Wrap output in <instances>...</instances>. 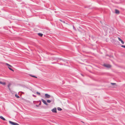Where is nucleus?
<instances>
[{
  "label": "nucleus",
  "mask_w": 125,
  "mask_h": 125,
  "mask_svg": "<svg viewBox=\"0 0 125 125\" xmlns=\"http://www.w3.org/2000/svg\"><path fill=\"white\" fill-rule=\"evenodd\" d=\"M6 65H7L8 66V68L10 70L12 71H14L10 67H12V66L10 64H9L6 63Z\"/></svg>",
  "instance_id": "1"
},
{
  "label": "nucleus",
  "mask_w": 125,
  "mask_h": 125,
  "mask_svg": "<svg viewBox=\"0 0 125 125\" xmlns=\"http://www.w3.org/2000/svg\"><path fill=\"white\" fill-rule=\"evenodd\" d=\"M9 123L12 125H19L16 123H15L10 121H9Z\"/></svg>",
  "instance_id": "2"
},
{
  "label": "nucleus",
  "mask_w": 125,
  "mask_h": 125,
  "mask_svg": "<svg viewBox=\"0 0 125 125\" xmlns=\"http://www.w3.org/2000/svg\"><path fill=\"white\" fill-rule=\"evenodd\" d=\"M41 101L43 102V103L45 104V105H48V104L47 103L46 101L44 100L43 99H41Z\"/></svg>",
  "instance_id": "3"
},
{
  "label": "nucleus",
  "mask_w": 125,
  "mask_h": 125,
  "mask_svg": "<svg viewBox=\"0 0 125 125\" xmlns=\"http://www.w3.org/2000/svg\"><path fill=\"white\" fill-rule=\"evenodd\" d=\"M52 111L54 113H57V110L56 108H54L52 110Z\"/></svg>",
  "instance_id": "4"
},
{
  "label": "nucleus",
  "mask_w": 125,
  "mask_h": 125,
  "mask_svg": "<svg viewBox=\"0 0 125 125\" xmlns=\"http://www.w3.org/2000/svg\"><path fill=\"white\" fill-rule=\"evenodd\" d=\"M104 66L107 68H110L111 67V65L109 64H104Z\"/></svg>",
  "instance_id": "5"
},
{
  "label": "nucleus",
  "mask_w": 125,
  "mask_h": 125,
  "mask_svg": "<svg viewBox=\"0 0 125 125\" xmlns=\"http://www.w3.org/2000/svg\"><path fill=\"white\" fill-rule=\"evenodd\" d=\"M45 98H50L51 97V96L48 94H45Z\"/></svg>",
  "instance_id": "6"
},
{
  "label": "nucleus",
  "mask_w": 125,
  "mask_h": 125,
  "mask_svg": "<svg viewBox=\"0 0 125 125\" xmlns=\"http://www.w3.org/2000/svg\"><path fill=\"white\" fill-rule=\"evenodd\" d=\"M115 13L117 14H119L120 13V11L118 10L115 9Z\"/></svg>",
  "instance_id": "7"
},
{
  "label": "nucleus",
  "mask_w": 125,
  "mask_h": 125,
  "mask_svg": "<svg viewBox=\"0 0 125 125\" xmlns=\"http://www.w3.org/2000/svg\"><path fill=\"white\" fill-rule=\"evenodd\" d=\"M118 39L120 41H121V42L122 43V44H124V42L119 37H118Z\"/></svg>",
  "instance_id": "8"
},
{
  "label": "nucleus",
  "mask_w": 125,
  "mask_h": 125,
  "mask_svg": "<svg viewBox=\"0 0 125 125\" xmlns=\"http://www.w3.org/2000/svg\"><path fill=\"white\" fill-rule=\"evenodd\" d=\"M38 35L40 37H42L43 35V34L40 33H38Z\"/></svg>",
  "instance_id": "9"
},
{
  "label": "nucleus",
  "mask_w": 125,
  "mask_h": 125,
  "mask_svg": "<svg viewBox=\"0 0 125 125\" xmlns=\"http://www.w3.org/2000/svg\"><path fill=\"white\" fill-rule=\"evenodd\" d=\"M51 101L52 102H54V99L53 97L52 96H51Z\"/></svg>",
  "instance_id": "10"
},
{
  "label": "nucleus",
  "mask_w": 125,
  "mask_h": 125,
  "mask_svg": "<svg viewBox=\"0 0 125 125\" xmlns=\"http://www.w3.org/2000/svg\"><path fill=\"white\" fill-rule=\"evenodd\" d=\"M0 118L4 121H6L5 119L2 116H0Z\"/></svg>",
  "instance_id": "11"
},
{
  "label": "nucleus",
  "mask_w": 125,
  "mask_h": 125,
  "mask_svg": "<svg viewBox=\"0 0 125 125\" xmlns=\"http://www.w3.org/2000/svg\"><path fill=\"white\" fill-rule=\"evenodd\" d=\"M29 75L30 76H31V77H34V78H37V77H36L35 76H34V75H33L32 74H29Z\"/></svg>",
  "instance_id": "12"
},
{
  "label": "nucleus",
  "mask_w": 125,
  "mask_h": 125,
  "mask_svg": "<svg viewBox=\"0 0 125 125\" xmlns=\"http://www.w3.org/2000/svg\"><path fill=\"white\" fill-rule=\"evenodd\" d=\"M57 110L58 111H61L62 110V109L59 107H58L57 108Z\"/></svg>",
  "instance_id": "13"
},
{
  "label": "nucleus",
  "mask_w": 125,
  "mask_h": 125,
  "mask_svg": "<svg viewBox=\"0 0 125 125\" xmlns=\"http://www.w3.org/2000/svg\"><path fill=\"white\" fill-rule=\"evenodd\" d=\"M91 38L93 40H94L95 39V37L93 36H92L91 37Z\"/></svg>",
  "instance_id": "14"
},
{
  "label": "nucleus",
  "mask_w": 125,
  "mask_h": 125,
  "mask_svg": "<svg viewBox=\"0 0 125 125\" xmlns=\"http://www.w3.org/2000/svg\"><path fill=\"white\" fill-rule=\"evenodd\" d=\"M47 101L48 103H50L51 102V100H47Z\"/></svg>",
  "instance_id": "15"
},
{
  "label": "nucleus",
  "mask_w": 125,
  "mask_h": 125,
  "mask_svg": "<svg viewBox=\"0 0 125 125\" xmlns=\"http://www.w3.org/2000/svg\"><path fill=\"white\" fill-rule=\"evenodd\" d=\"M40 102V103L39 104V105H41V101L40 100H39V101H37V103H38V102Z\"/></svg>",
  "instance_id": "16"
},
{
  "label": "nucleus",
  "mask_w": 125,
  "mask_h": 125,
  "mask_svg": "<svg viewBox=\"0 0 125 125\" xmlns=\"http://www.w3.org/2000/svg\"><path fill=\"white\" fill-rule=\"evenodd\" d=\"M15 96L17 98H20V97L17 94H15Z\"/></svg>",
  "instance_id": "17"
},
{
  "label": "nucleus",
  "mask_w": 125,
  "mask_h": 125,
  "mask_svg": "<svg viewBox=\"0 0 125 125\" xmlns=\"http://www.w3.org/2000/svg\"><path fill=\"white\" fill-rule=\"evenodd\" d=\"M73 29L75 31H76V29L74 27V25H73Z\"/></svg>",
  "instance_id": "18"
},
{
  "label": "nucleus",
  "mask_w": 125,
  "mask_h": 125,
  "mask_svg": "<svg viewBox=\"0 0 125 125\" xmlns=\"http://www.w3.org/2000/svg\"><path fill=\"white\" fill-rule=\"evenodd\" d=\"M10 84H9L8 85V87L9 89L10 90Z\"/></svg>",
  "instance_id": "19"
},
{
  "label": "nucleus",
  "mask_w": 125,
  "mask_h": 125,
  "mask_svg": "<svg viewBox=\"0 0 125 125\" xmlns=\"http://www.w3.org/2000/svg\"><path fill=\"white\" fill-rule=\"evenodd\" d=\"M1 84H2L3 85H5V84H6V83L5 82H2V83Z\"/></svg>",
  "instance_id": "20"
},
{
  "label": "nucleus",
  "mask_w": 125,
  "mask_h": 125,
  "mask_svg": "<svg viewBox=\"0 0 125 125\" xmlns=\"http://www.w3.org/2000/svg\"><path fill=\"white\" fill-rule=\"evenodd\" d=\"M121 46L122 47L125 48V45H121Z\"/></svg>",
  "instance_id": "21"
},
{
  "label": "nucleus",
  "mask_w": 125,
  "mask_h": 125,
  "mask_svg": "<svg viewBox=\"0 0 125 125\" xmlns=\"http://www.w3.org/2000/svg\"><path fill=\"white\" fill-rule=\"evenodd\" d=\"M111 84L112 85H114L116 84V83H111Z\"/></svg>",
  "instance_id": "22"
},
{
  "label": "nucleus",
  "mask_w": 125,
  "mask_h": 125,
  "mask_svg": "<svg viewBox=\"0 0 125 125\" xmlns=\"http://www.w3.org/2000/svg\"><path fill=\"white\" fill-rule=\"evenodd\" d=\"M36 94L38 95H40V93L38 92H36Z\"/></svg>",
  "instance_id": "23"
},
{
  "label": "nucleus",
  "mask_w": 125,
  "mask_h": 125,
  "mask_svg": "<svg viewBox=\"0 0 125 125\" xmlns=\"http://www.w3.org/2000/svg\"><path fill=\"white\" fill-rule=\"evenodd\" d=\"M39 105H37V104H36L35 105V106L36 107H39Z\"/></svg>",
  "instance_id": "24"
},
{
  "label": "nucleus",
  "mask_w": 125,
  "mask_h": 125,
  "mask_svg": "<svg viewBox=\"0 0 125 125\" xmlns=\"http://www.w3.org/2000/svg\"><path fill=\"white\" fill-rule=\"evenodd\" d=\"M106 56H109V57H111V55H108V54H106Z\"/></svg>",
  "instance_id": "25"
},
{
  "label": "nucleus",
  "mask_w": 125,
  "mask_h": 125,
  "mask_svg": "<svg viewBox=\"0 0 125 125\" xmlns=\"http://www.w3.org/2000/svg\"><path fill=\"white\" fill-rule=\"evenodd\" d=\"M32 96H34V97H36V95H35L34 94H33L32 95Z\"/></svg>",
  "instance_id": "26"
},
{
  "label": "nucleus",
  "mask_w": 125,
  "mask_h": 125,
  "mask_svg": "<svg viewBox=\"0 0 125 125\" xmlns=\"http://www.w3.org/2000/svg\"><path fill=\"white\" fill-rule=\"evenodd\" d=\"M62 22H63L64 23H65V22L64 21H62Z\"/></svg>",
  "instance_id": "27"
},
{
  "label": "nucleus",
  "mask_w": 125,
  "mask_h": 125,
  "mask_svg": "<svg viewBox=\"0 0 125 125\" xmlns=\"http://www.w3.org/2000/svg\"><path fill=\"white\" fill-rule=\"evenodd\" d=\"M36 102V101H33V103L34 104H35V103H34V102Z\"/></svg>",
  "instance_id": "28"
},
{
  "label": "nucleus",
  "mask_w": 125,
  "mask_h": 125,
  "mask_svg": "<svg viewBox=\"0 0 125 125\" xmlns=\"http://www.w3.org/2000/svg\"><path fill=\"white\" fill-rule=\"evenodd\" d=\"M59 20L60 21H61V22H62V21L61 20V19H60Z\"/></svg>",
  "instance_id": "29"
},
{
  "label": "nucleus",
  "mask_w": 125,
  "mask_h": 125,
  "mask_svg": "<svg viewBox=\"0 0 125 125\" xmlns=\"http://www.w3.org/2000/svg\"><path fill=\"white\" fill-rule=\"evenodd\" d=\"M81 122H82V123H84V122H83V121H81Z\"/></svg>",
  "instance_id": "30"
},
{
  "label": "nucleus",
  "mask_w": 125,
  "mask_h": 125,
  "mask_svg": "<svg viewBox=\"0 0 125 125\" xmlns=\"http://www.w3.org/2000/svg\"><path fill=\"white\" fill-rule=\"evenodd\" d=\"M2 83V82L0 81V84H1Z\"/></svg>",
  "instance_id": "31"
},
{
  "label": "nucleus",
  "mask_w": 125,
  "mask_h": 125,
  "mask_svg": "<svg viewBox=\"0 0 125 125\" xmlns=\"http://www.w3.org/2000/svg\"><path fill=\"white\" fill-rule=\"evenodd\" d=\"M116 42H117V43H119V42L118 41H116Z\"/></svg>",
  "instance_id": "32"
},
{
  "label": "nucleus",
  "mask_w": 125,
  "mask_h": 125,
  "mask_svg": "<svg viewBox=\"0 0 125 125\" xmlns=\"http://www.w3.org/2000/svg\"><path fill=\"white\" fill-rule=\"evenodd\" d=\"M52 64H54V63H55V62H52Z\"/></svg>",
  "instance_id": "33"
},
{
  "label": "nucleus",
  "mask_w": 125,
  "mask_h": 125,
  "mask_svg": "<svg viewBox=\"0 0 125 125\" xmlns=\"http://www.w3.org/2000/svg\"><path fill=\"white\" fill-rule=\"evenodd\" d=\"M81 75H82V76H83V75L81 74Z\"/></svg>",
  "instance_id": "34"
}]
</instances>
